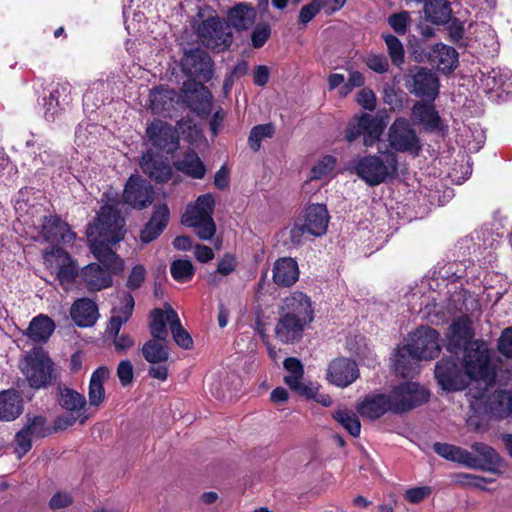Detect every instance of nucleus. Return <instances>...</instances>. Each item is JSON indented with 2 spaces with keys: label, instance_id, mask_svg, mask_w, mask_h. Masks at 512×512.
Instances as JSON below:
<instances>
[{
  "label": "nucleus",
  "instance_id": "obj_40",
  "mask_svg": "<svg viewBox=\"0 0 512 512\" xmlns=\"http://www.w3.org/2000/svg\"><path fill=\"white\" fill-rule=\"evenodd\" d=\"M215 198L211 193L200 195L193 204H189L183 218H213Z\"/></svg>",
  "mask_w": 512,
  "mask_h": 512
},
{
  "label": "nucleus",
  "instance_id": "obj_16",
  "mask_svg": "<svg viewBox=\"0 0 512 512\" xmlns=\"http://www.w3.org/2000/svg\"><path fill=\"white\" fill-rule=\"evenodd\" d=\"M152 186L137 175H131L124 191L123 201L133 208L143 209L153 201Z\"/></svg>",
  "mask_w": 512,
  "mask_h": 512
},
{
  "label": "nucleus",
  "instance_id": "obj_37",
  "mask_svg": "<svg viewBox=\"0 0 512 512\" xmlns=\"http://www.w3.org/2000/svg\"><path fill=\"white\" fill-rule=\"evenodd\" d=\"M175 168L185 175L202 179L206 174V167L200 157L194 151H188L183 157L174 163Z\"/></svg>",
  "mask_w": 512,
  "mask_h": 512
},
{
  "label": "nucleus",
  "instance_id": "obj_62",
  "mask_svg": "<svg viewBox=\"0 0 512 512\" xmlns=\"http://www.w3.org/2000/svg\"><path fill=\"white\" fill-rule=\"evenodd\" d=\"M409 20V13L407 11H402L400 13L392 14L388 18V23L397 34L403 35L407 31Z\"/></svg>",
  "mask_w": 512,
  "mask_h": 512
},
{
  "label": "nucleus",
  "instance_id": "obj_63",
  "mask_svg": "<svg viewBox=\"0 0 512 512\" xmlns=\"http://www.w3.org/2000/svg\"><path fill=\"white\" fill-rule=\"evenodd\" d=\"M145 277H146V269L143 265L141 264H138V265H135L129 276H128V279H127V282H126V286L130 289V290H135V289H138L141 287V285L143 284L144 280H145Z\"/></svg>",
  "mask_w": 512,
  "mask_h": 512
},
{
  "label": "nucleus",
  "instance_id": "obj_1",
  "mask_svg": "<svg viewBox=\"0 0 512 512\" xmlns=\"http://www.w3.org/2000/svg\"><path fill=\"white\" fill-rule=\"evenodd\" d=\"M124 218L111 205H104L89 225L87 236L90 249L99 263H90L80 271V278L91 292H98L112 285V275L123 269V260L111 246L120 242L126 230Z\"/></svg>",
  "mask_w": 512,
  "mask_h": 512
},
{
  "label": "nucleus",
  "instance_id": "obj_36",
  "mask_svg": "<svg viewBox=\"0 0 512 512\" xmlns=\"http://www.w3.org/2000/svg\"><path fill=\"white\" fill-rule=\"evenodd\" d=\"M55 330V323L47 315L40 314L34 317L28 328L26 335L34 342L45 343Z\"/></svg>",
  "mask_w": 512,
  "mask_h": 512
},
{
  "label": "nucleus",
  "instance_id": "obj_24",
  "mask_svg": "<svg viewBox=\"0 0 512 512\" xmlns=\"http://www.w3.org/2000/svg\"><path fill=\"white\" fill-rule=\"evenodd\" d=\"M140 166L143 173L156 182L163 183L170 179V165L162 160L161 157L155 155L152 150H148L143 154Z\"/></svg>",
  "mask_w": 512,
  "mask_h": 512
},
{
  "label": "nucleus",
  "instance_id": "obj_20",
  "mask_svg": "<svg viewBox=\"0 0 512 512\" xmlns=\"http://www.w3.org/2000/svg\"><path fill=\"white\" fill-rule=\"evenodd\" d=\"M184 70L208 81L213 74V61L210 55L201 48L190 49L184 53L182 59Z\"/></svg>",
  "mask_w": 512,
  "mask_h": 512
},
{
  "label": "nucleus",
  "instance_id": "obj_61",
  "mask_svg": "<svg viewBox=\"0 0 512 512\" xmlns=\"http://www.w3.org/2000/svg\"><path fill=\"white\" fill-rule=\"evenodd\" d=\"M33 439L34 438L23 428L16 433L15 453L18 455V458H22L32 448Z\"/></svg>",
  "mask_w": 512,
  "mask_h": 512
},
{
  "label": "nucleus",
  "instance_id": "obj_34",
  "mask_svg": "<svg viewBox=\"0 0 512 512\" xmlns=\"http://www.w3.org/2000/svg\"><path fill=\"white\" fill-rule=\"evenodd\" d=\"M108 368L101 366L91 375L88 387V404L90 408L100 407L106 398L104 382L109 377Z\"/></svg>",
  "mask_w": 512,
  "mask_h": 512
},
{
  "label": "nucleus",
  "instance_id": "obj_32",
  "mask_svg": "<svg viewBox=\"0 0 512 512\" xmlns=\"http://www.w3.org/2000/svg\"><path fill=\"white\" fill-rule=\"evenodd\" d=\"M299 278V269L297 262L290 258L278 259L273 267V281L278 286L290 287Z\"/></svg>",
  "mask_w": 512,
  "mask_h": 512
},
{
  "label": "nucleus",
  "instance_id": "obj_48",
  "mask_svg": "<svg viewBox=\"0 0 512 512\" xmlns=\"http://www.w3.org/2000/svg\"><path fill=\"white\" fill-rule=\"evenodd\" d=\"M182 222L186 226L194 228L196 235L201 240H211L216 233V224L213 218H198L195 220L183 218Z\"/></svg>",
  "mask_w": 512,
  "mask_h": 512
},
{
  "label": "nucleus",
  "instance_id": "obj_21",
  "mask_svg": "<svg viewBox=\"0 0 512 512\" xmlns=\"http://www.w3.org/2000/svg\"><path fill=\"white\" fill-rule=\"evenodd\" d=\"M41 236L45 242L49 243H71L76 238L70 226L57 215L44 216Z\"/></svg>",
  "mask_w": 512,
  "mask_h": 512
},
{
  "label": "nucleus",
  "instance_id": "obj_33",
  "mask_svg": "<svg viewBox=\"0 0 512 512\" xmlns=\"http://www.w3.org/2000/svg\"><path fill=\"white\" fill-rule=\"evenodd\" d=\"M134 305L133 296L126 293L121 299L120 306L112 309V316L107 327L109 335H117L120 332L122 325L132 316Z\"/></svg>",
  "mask_w": 512,
  "mask_h": 512
},
{
  "label": "nucleus",
  "instance_id": "obj_23",
  "mask_svg": "<svg viewBox=\"0 0 512 512\" xmlns=\"http://www.w3.org/2000/svg\"><path fill=\"white\" fill-rule=\"evenodd\" d=\"M449 329V343L447 349L450 352H455L462 347L465 349L466 345L474 341L472 340L474 335L472 323L467 316L459 317L453 321Z\"/></svg>",
  "mask_w": 512,
  "mask_h": 512
},
{
  "label": "nucleus",
  "instance_id": "obj_60",
  "mask_svg": "<svg viewBox=\"0 0 512 512\" xmlns=\"http://www.w3.org/2000/svg\"><path fill=\"white\" fill-rule=\"evenodd\" d=\"M72 87L67 81L57 82L50 93L51 99H55L63 105H68L71 101Z\"/></svg>",
  "mask_w": 512,
  "mask_h": 512
},
{
  "label": "nucleus",
  "instance_id": "obj_22",
  "mask_svg": "<svg viewBox=\"0 0 512 512\" xmlns=\"http://www.w3.org/2000/svg\"><path fill=\"white\" fill-rule=\"evenodd\" d=\"M310 323L279 312V319L275 326L276 338L285 344L298 342Z\"/></svg>",
  "mask_w": 512,
  "mask_h": 512
},
{
  "label": "nucleus",
  "instance_id": "obj_13",
  "mask_svg": "<svg viewBox=\"0 0 512 512\" xmlns=\"http://www.w3.org/2000/svg\"><path fill=\"white\" fill-rule=\"evenodd\" d=\"M435 377L443 390L460 391L467 386L465 371L452 358H443L436 364Z\"/></svg>",
  "mask_w": 512,
  "mask_h": 512
},
{
  "label": "nucleus",
  "instance_id": "obj_44",
  "mask_svg": "<svg viewBox=\"0 0 512 512\" xmlns=\"http://www.w3.org/2000/svg\"><path fill=\"white\" fill-rule=\"evenodd\" d=\"M58 401L63 409L70 412L80 413L87 406V400L83 394L67 387L59 388Z\"/></svg>",
  "mask_w": 512,
  "mask_h": 512
},
{
  "label": "nucleus",
  "instance_id": "obj_7",
  "mask_svg": "<svg viewBox=\"0 0 512 512\" xmlns=\"http://www.w3.org/2000/svg\"><path fill=\"white\" fill-rule=\"evenodd\" d=\"M388 143L396 152L408 153L414 157L422 151V142L410 121L404 117L396 118L388 129Z\"/></svg>",
  "mask_w": 512,
  "mask_h": 512
},
{
  "label": "nucleus",
  "instance_id": "obj_51",
  "mask_svg": "<svg viewBox=\"0 0 512 512\" xmlns=\"http://www.w3.org/2000/svg\"><path fill=\"white\" fill-rule=\"evenodd\" d=\"M25 418L26 423L22 428L33 438H43L48 434L49 429L47 427V420L44 416L27 414Z\"/></svg>",
  "mask_w": 512,
  "mask_h": 512
},
{
  "label": "nucleus",
  "instance_id": "obj_52",
  "mask_svg": "<svg viewBox=\"0 0 512 512\" xmlns=\"http://www.w3.org/2000/svg\"><path fill=\"white\" fill-rule=\"evenodd\" d=\"M275 128L271 123L261 124L254 126L248 137V144L250 148L257 152L261 147L263 139L271 138L274 135Z\"/></svg>",
  "mask_w": 512,
  "mask_h": 512
},
{
  "label": "nucleus",
  "instance_id": "obj_43",
  "mask_svg": "<svg viewBox=\"0 0 512 512\" xmlns=\"http://www.w3.org/2000/svg\"><path fill=\"white\" fill-rule=\"evenodd\" d=\"M284 368L289 373L284 377V382L290 387L291 390L299 393L302 388L307 385L302 382L304 374L302 363L297 358L289 357L284 361Z\"/></svg>",
  "mask_w": 512,
  "mask_h": 512
},
{
  "label": "nucleus",
  "instance_id": "obj_12",
  "mask_svg": "<svg viewBox=\"0 0 512 512\" xmlns=\"http://www.w3.org/2000/svg\"><path fill=\"white\" fill-rule=\"evenodd\" d=\"M392 402L402 403L399 414L406 413L429 400V391L416 382H405L395 386L390 392Z\"/></svg>",
  "mask_w": 512,
  "mask_h": 512
},
{
  "label": "nucleus",
  "instance_id": "obj_54",
  "mask_svg": "<svg viewBox=\"0 0 512 512\" xmlns=\"http://www.w3.org/2000/svg\"><path fill=\"white\" fill-rule=\"evenodd\" d=\"M383 101L390 107V110L401 111L407 101V95L403 91L387 85L383 89Z\"/></svg>",
  "mask_w": 512,
  "mask_h": 512
},
{
  "label": "nucleus",
  "instance_id": "obj_46",
  "mask_svg": "<svg viewBox=\"0 0 512 512\" xmlns=\"http://www.w3.org/2000/svg\"><path fill=\"white\" fill-rule=\"evenodd\" d=\"M489 410L494 415L502 417L510 413L512 409V393L506 390H497L488 402Z\"/></svg>",
  "mask_w": 512,
  "mask_h": 512
},
{
  "label": "nucleus",
  "instance_id": "obj_15",
  "mask_svg": "<svg viewBox=\"0 0 512 512\" xmlns=\"http://www.w3.org/2000/svg\"><path fill=\"white\" fill-rule=\"evenodd\" d=\"M46 260L53 258L58 267L57 279L63 289L68 290L80 276L78 265L70 254L60 247H53L45 253Z\"/></svg>",
  "mask_w": 512,
  "mask_h": 512
},
{
  "label": "nucleus",
  "instance_id": "obj_45",
  "mask_svg": "<svg viewBox=\"0 0 512 512\" xmlns=\"http://www.w3.org/2000/svg\"><path fill=\"white\" fill-rule=\"evenodd\" d=\"M168 325L175 343L183 349H191L193 346L192 337L181 325L179 316L174 309L169 310Z\"/></svg>",
  "mask_w": 512,
  "mask_h": 512
},
{
  "label": "nucleus",
  "instance_id": "obj_17",
  "mask_svg": "<svg viewBox=\"0 0 512 512\" xmlns=\"http://www.w3.org/2000/svg\"><path fill=\"white\" fill-rule=\"evenodd\" d=\"M148 141L156 148L172 153L179 146L177 131L168 123L156 120L146 129Z\"/></svg>",
  "mask_w": 512,
  "mask_h": 512
},
{
  "label": "nucleus",
  "instance_id": "obj_11",
  "mask_svg": "<svg viewBox=\"0 0 512 512\" xmlns=\"http://www.w3.org/2000/svg\"><path fill=\"white\" fill-rule=\"evenodd\" d=\"M406 346L420 361L430 360L440 353V335L433 328L421 327L410 335V342Z\"/></svg>",
  "mask_w": 512,
  "mask_h": 512
},
{
  "label": "nucleus",
  "instance_id": "obj_49",
  "mask_svg": "<svg viewBox=\"0 0 512 512\" xmlns=\"http://www.w3.org/2000/svg\"><path fill=\"white\" fill-rule=\"evenodd\" d=\"M433 449L439 456L466 466L467 450L455 445L439 442L433 445Z\"/></svg>",
  "mask_w": 512,
  "mask_h": 512
},
{
  "label": "nucleus",
  "instance_id": "obj_55",
  "mask_svg": "<svg viewBox=\"0 0 512 512\" xmlns=\"http://www.w3.org/2000/svg\"><path fill=\"white\" fill-rule=\"evenodd\" d=\"M383 39L392 63L396 66H400L404 62L405 57L403 44L392 34L383 35Z\"/></svg>",
  "mask_w": 512,
  "mask_h": 512
},
{
  "label": "nucleus",
  "instance_id": "obj_14",
  "mask_svg": "<svg viewBox=\"0 0 512 512\" xmlns=\"http://www.w3.org/2000/svg\"><path fill=\"white\" fill-rule=\"evenodd\" d=\"M471 450L475 455L467 451V467L493 473L499 470L502 459L494 448L482 442H475L471 445Z\"/></svg>",
  "mask_w": 512,
  "mask_h": 512
},
{
  "label": "nucleus",
  "instance_id": "obj_59",
  "mask_svg": "<svg viewBox=\"0 0 512 512\" xmlns=\"http://www.w3.org/2000/svg\"><path fill=\"white\" fill-rule=\"evenodd\" d=\"M271 36V27L266 22L258 23L251 33V45L258 49L264 46Z\"/></svg>",
  "mask_w": 512,
  "mask_h": 512
},
{
  "label": "nucleus",
  "instance_id": "obj_56",
  "mask_svg": "<svg viewBox=\"0 0 512 512\" xmlns=\"http://www.w3.org/2000/svg\"><path fill=\"white\" fill-rule=\"evenodd\" d=\"M329 3L330 0H312L304 5L299 12V23L305 27Z\"/></svg>",
  "mask_w": 512,
  "mask_h": 512
},
{
  "label": "nucleus",
  "instance_id": "obj_64",
  "mask_svg": "<svg viewBox=\"0 0 512 512\" xmlns=\"http://www.w3.org/2000/svg\"><path fill=\"white\" fill-rule=\"evenodd\" d=\"M498 350L506 358L512 359V327L502 331L498 340Z\"/></svg>",
  "mask_w": 512,
  "mask_h": 512
},
{
  "label": "nucleus",
  "instance_id": "obj_47",
  "mask_svg": "<svg viewBox=\"0 0 512 512\" xmlns=\"http://www.w3.org/2000/svg\"><path fill=\"white\" fill-rule=\"evenodd\" d=\"M332 416L351 436L358 437L360 435L361 423L353 411L338 409L332 413Z\"/></svg>",
  "mask_w": 512,
  "mask_h": 512
},
{
  "label": "nucleus",
  "instance_id": "obj_29",
  "mask_svg": "<svg viewBox=\"0 0 512 512\" xmlns=\"http://www.w3.org/2000/svg\"><path fill=\"white\" fill-rule=\"evenodd\" d=\"M186 102L200 117H207L211 113L212 95L202 84H194L193 90L186 91Z\"/></svg>",
  "mask_w": 512,
  "mask_h": 512
},
{
  "label": "nucleus",
  "instance_id": "obj_3",
  "mask_svg": "<svg viewBox=\"0 0 512 512\" xmlns=\"http://www.w3.org/2000/svg\"><path fill=\"white\" fill-rule=\"evenodd\" d=\"M463 368L467 378L489 386L495 382L496 368L490 350L482 340L466 345L463 353Z\"/></svg>",
  "mask_w": 512,
  "mask_h": 512
},
{
  "label": "nucleus",
  "instance_id": "obj_58",
  "mask_svg": "<svg viewBox=\"0 0 512 512\" xmlns=\"http://www.w3.org/2000/svg\"><path fill=\"white\" fill-rule=\"evenodd\" d=\"M298 394L313 399L324 407L332 405L331 397L326 393L319 392V387L312 383H308Z\"/></svg>",
  "mask_w": 512,
  "mask_h": 512
},
{
  "label": "nucleus",
  "instance_id": "obj_35",
  "mask_svg": "<svg viewBox=\"0 0 512 512\" xmlns=\"http://www.w3.org/2000/svg\"><path fill=\"white\" fill-rule=\"evenodd\" d=\"M419 361L405 344L397 349L393 359V368L395 373L402 378L412 377L417 370Z\"/></svg>",
  "mask_w": 512,
  "mask_h": 512
},
{
  "label": "nucleus",
  "instance_id": "obj_28",
  "mask_svg": "<svg viewBox=\"0 0 512 512\" xmlns=\"http://www.w3.org/2000/svg\"><path fill=\"white\" fill-rule=\"evenodd\" d=\"M256 17L257 11L253 6L239 3L228 10L227 23L237 31H246L254 25Z\"/></svg>",
  "mask_w": 512,
  "mask_h": 512
},
{
  "label": "nucleus",
  "instance_id": "obj_50",
  "mask_svg": "<svg viewBox=\"0 0 512 512\" xmlns=\"http://www.w3.org/2000/svg\"><path fill=\"white\" fill-rule=\"evenodd\" d=\"M170 273L175 281L185 283L193 278L195 268L190 260L178 259L171 263Z\"/></svg>",
  "mask_w": 512,
  "mask_h": 512
},
{
  "label": "nucleus",
  "instance_id": "obj_25",
  "mask_svg": "<svg viewBox=\"0 0 512 512\" xmlns=\"http://www.w3.org/2000/svg\"><path fill=\"white\" fill-rule=\"evenodd\" d=\"M430 63L443 73H449L458 65L457 51L443 43H437L432 46L428 53Z\"/></svg>",
  "mask_w": 512,
  "mask_h": 512
},
{
  "label": "nucleus",
  "instance_id": "obj_19",
  "mask_svg": "<svg viewBox=\"0 0 512 512\" xmlns=\"http://www.w3.org/2000/svg\"><path fill=\"white\" fill-rule=\"evenodd\" d=\"M279 312L308 322L314 319L311 298L301 291H294L283 298Z\"/></svg>",
  "mask_w": 512,
  "mask_h": 512
},
{
  "label": "nucleus",
  "instance_id": "obj_53",
  "mask_svg": "<svg viewBox=\"0 0 512 512\" xmlns=\"http://www.w3.org/2000/svg\"><path fill=\"white\" fill-rule=\"evenodd\" d=\"M482 33V37L477 39L476 42L482 54L488 57H494L499 50V43L495 31L491 28H486Z\"/></svg>",
  "mask_w": 512,
  "mask_h": 512
},
{
  "label": "nucleus",
  "instance_id": "obj_42",
  "mask_svg": "<svg viewBox=\"0 0 512 512\" xmlns=\"http://www.w3.org/2000/svg\"><path fill=\"white\" fill-rule=\"evenodd\" d=\"M424 11L426 17L435 24H445L451 18L452 9L448 0H428Z\"/></svg>",
  "mask_w": 512,
  "mask_h": 512
},
{
  "label": "nucleus",
  "instance_id": "obj_18",
  "mask_svg": "<svg viewBox=\"0 0 512 512\" xmlns=\"http://www.w3.org/2000/svg\"><path fill=\"white\" fill-rule=\"evenodd\" d=\"M359 377L357 363L349 358H337L330 362L327 380L340 388L351 385Z\"/></svg>",
  "mask_w": 512,
  "mask_h": 512
},
{
  "label": "nucleus",
  "instance_id": "obj_26",
  "mask_svg": "<svg viewBox=\"0 0 512 512\" xmlns=\"http://www.w3.org/2000/svg\"><path fill=\"white\" fill-rule=\"evenodd\" d=\"M24 410V400L20 392L7 389L0 392V421L11 422Z\"/></svg>",
  "mask_w": 512,
  "mask_h": 512
},
{
  "label": "nucleus",
  "instance_id": "obj_30",
  "mask_svg": "<svg viewBox=\"0 0 512 512\" xmlns=\"http://www.w3.org/2000/svg\"><path fill=\"white\" fill-rule=\"evenodd\" d=\"M71 318L80 327H90L98 319V307L96 303L88 298L76 300L70 311Z\"/></svg>",
  "mask_w": 512,
  "mask_h": 512
},
{
  "label": "nucleus",
  "instance_id": "obj_4",
  "mask_svg": "<svg viewBox=\"0 0 512 512\" xmlns=\"http://www.w3.org/2000/svg\"><path fill=\"white\" fill-rule=\"evenodd\" d=\"M21 371L33 389H44L53 384L57 378L55 364L48 353L41 347L27 352Z\"/></svg>",
  "mask_w": 512,
  "mask_h": 512
},
{
  "label": "nucleus",
  "instance_id": "obj_8",
  "mask_svg": "<svg viewBox=\"0 0 512 512\" xmlns=\"http://www.w3.org/2000/svg\"><path fill=\"white\" fill-rule=\"evenodd\" d=\"M384 131L383 121L371 114L363 113L354 117L347 125L345 138L349 143L363 135V144L366 147L373 146Z\"/></svg>",
  "mask_w": 512,
  "mask_h": 512
},
{
  "label": "nucleus",
  "instance_id": "obj_57",
  "mask_svg": "<svg viewBox=\"0 0 512 512\" xmlns=\"http://www.w3.org/2000/svg\"><path fill=\"white\" fill-rule=\"evenodd\" d=\"M336 159L327 155L320 159L311 169V179H322L331 174L335 168Z\"/></svg>",
  "mask_w": 512,
  "mask_h": 512
},
{
  "label": "nucleus",
  "instance_id": "obj_6",
  "mask_svg": "<svg viewBox=\"0 0 512 512\" xmlns=\"http://www.w3.org/2000/svg\"><path fill=\"white\" fill-rule=\"evenodd\" d=\"M197 36L204 47L216 53L228 50L234 39L230 25L218 16L203 20L197 27Z\"/></svg>",
  "mask_w": 512,
  "mask_h": 512
},
{
  "label": "nucleus",
  "instance_id": "obj_2",
  "mask_svg": "<svg viewBox=\"0 0 512 512\" xmlns=\"http://www.w3.org/2000/svg\"><path fill=\"white\" fill-rule=\"evenodd\" d=\"M353 170L366 184L377 186L388 178L395 177L398 171V158L392 151L360 157L353 162Z\"/></svg>",
  "mask_w": 512,
  "mask_h": 512
},
{
  "label": "nucleus",
  "instance_id": "obj_38",
  "mask_svg": "<svg viewBox=\"0 0 512 512\" xmlns=\"http://www.w3.org/2000/svg\"><path fill=\"white\" fill-rule=\"evenodd\" d=\"M175 92L171 89L155 88L150 91V109L154 114H167L174 106Z\"/></svg>",
  "mask_w": 512,
  "mask_h": 512
},
{
  "label": "nucleus",
  "instance_id": "obj_10",
  "mask_svg": "<svg viewBox=\"0 0 512 512\" xmlns=\"http://www.w3.org/2000/svg\"><path fill=\"white\" fill-rule=\"evenodd\" d=\"M390 393H371L366 395L356 406L361 417L376 420L387 413L399 414L402 403L392 402Z\"/></svg>",
  "mask_w": 512,
  "mask_h": 512
},
{
  "label": "nucleus",
  "instance_id": "obj_9",
  "mask_svg": "<svg viewBox=\"0 0 512 512\" xmlns=\"http://www.w3.org/2000/svg\"><path fill=\"white\" fill-rule=\"evenodd\" d=\"M405 85L411 94L420 98H427L433 102L439 94V80L436 75L426 67L410 69L405 76Z\"/></svg>",
  "mask_w": 512,
  "mask_h": 512
},
{
  "label": "nucleus",
  "instance_id": "obj_39",
  "mask_svg": "<svg viewBox=\"0 0 512 512\" xmlns=\"http://www.w3.org/2000/svg\"><path fill=\"white\" fill-rule=\"evenodd\" d=\"M165 309L155 308L149 314V331L153 338L158 340H167L168 316L169 310L173 309L171 305L165 304Z\"/></svg>",
  "mask_w": 512,
  "mask_h": 512
},
{
  "label": "nucleus",
  "instance_id": "obj_31",
  "mask_svg": "<svg viewBox=\"0 0 512 512\" xmlns=\"http://www.w3.org/2000/svg\"><path fill=\"white\" fill-rule=\"evenodd\" d=\"M169 219V209L163 204L155 208L152 217L145 225L140 234L143 243H150L155 240L167 226Z\"/></svg>",
  "mask_w": 512,
  "mask_h": 512
},
{
  "label": "nucleus",
  "instance_id": "obj_41",
  "mask_svg": "<svg viewBox=\"0 0 512 512\" xmlns=\"http://www.w3.org/2000/svg\"><path fill=\"white\" fill-rule=\"evenodd\" d=\"M165 340L150 339L143 344L142 355L150 364L166 363L169 359V350Z\"/></svg>",
  "mask_w": 512,
  "mask_h": 512
},
{
  "label": "nucleus",
  "instance_id": "obj_27",
  "mask_svg": "<svg viewBox=\"0 0 512 512\" xmlns=\"http://www.w3.org/2000/svg\"><path fill=\"white\" fill-rule=\"evenodd\" d=\"M411 115L428 132L442 130L441 118L432 103L417 101L412 107Z\"/></svg>",
  "mask_w": 512,
  "mask_h": 512
},
{
  "label": "nucleus",
  "instance_id": "obj_5",
  "mask_svg": "<svg viewBox=\"0 0 512 512\" xmlns=\"http://www.w3.org/2000/svg\"><path fill=\"white\" fill-rule=\"evenodd\" d=\"M330 216L326 205L311 204L306 207L302 217L297 218L290 230V240L294 245L304 243V235L320 237L327 231Z\"/></svg>",
  "mask_w": 512,
  "mask_h": 512
}]
</instances>
